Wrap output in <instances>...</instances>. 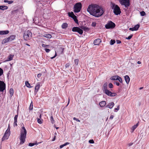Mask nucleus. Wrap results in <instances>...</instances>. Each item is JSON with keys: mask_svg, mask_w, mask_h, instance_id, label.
I'll list each match as a JSON object with an SVG mask.
<instances>
[{"mask_svg": "<svg viewBox=\"0 0 149 149\" xmlns=\"http://www.w3.org/2000/svg\"><path fill=\"white\" fill-rule=\"evenodd\" d=\"M68 15L69 17L71 18L74 15V14L72 12H69L68 13Z\"/></svg>", "mask_w": 149, "mask_h": 149, "instance_id": "nucleus-32", "label": "nucleus"}, {"mask_svg": "<svg viewBox=\"0 0 149 149\" xmlns=\"http://www.w3.org/2000/svg\"><path fill=\"white\" fill-rule=\"evenodd\" d=\"M18 116V113L17 115H16L14 118V122L13 123V126H17V119Z\"/></svg>", "mask_w": 149, "mask_h": 149, "instance_id": "nucleus-14", "label": "nucleus"}, {"mask_svg": "<svg viewBox=\"0 0 149 149\" xmlns=\"http://www.w3.org/2000/svg\"><path fill=\"white\" fill-rule=\"evenodd\" d=\"M68 27V24L66 23H63L61 25V27L63 29H65Z\"/></svg>", "mask_w": 149, "mask_h": 149, "instance_id": "nucleus-22", "label": "nucleus"}, {"mask_svg": "<svg viewBox=\"0 0 149 149\" xmlns=\"http://www.w3.org/2000/svg\"><path fill=\"white\" fill-rule=\"evenodd\" d=\"M50 120L51 121V123L53 124L54 123V118L52 116L50 117Z\"/></svg>", "mask_w": 149, "mask_h": 149, "instance_id": "nucleus-37", "label": "nucleus"}, {"mask_svg": "<svg viewBox=\"0 0 149 149\" xmlns=\"http://www.w3.org/2000/svg\"><path fill=\"white\" fill-rule=\"evenodd\" d=\"M17 11V10H14L12 11V13H13L14 12H16Z\"/></svg>", "mask_w": 149, "mask_h": 149, "instance_id": "nucleus-64", "label": "nucleus"}, {"mask_svg": "<svg viewBox=\"0 0 149 149\" xmlns=\"http://www.w3.org/2000/svg\"><path fill=\"white\" fill-rule=\"evenodd\" d=\"M114 117V116L113 115H111L110 118L109 119H112Z\"/></svg>", "mask_w": 149, "mask_h": 149, "instance_id": "nucleus-58", "label": "nucleus"}, {"mask_svg": "<svg viewBox=\"0 0 149 149\" xmlns=\"http://www.w3.org/2000/svg\"><path fill=\"white\" fill-rule=\"evenodd\" d=\"M27 131L24 127H22L21 129L20 135V144H23L26 141Z\"/></svg>", "mask_w": 149, "mask_h": 149, "instance_id": "nucleus-2", "label": "nucleus"}, {"mask_svg": "<svg viewBox=\"0 0 149 149\" xmlns=\"http://www.w3.org/2000/svg\"><path fill=\"white\" fill-rule=\"evenodd\" d=\"M70 144V143L69 142H66L64 144L61 145L60 146V148H62L64 146Z\"/></svg>", "mask_w": 149, "mask_h": 149, "instance_id": "nucleus-31", "label": "nucleus"}, {"mask_svg": "<svg viewBox=\"0 0 149 149\" xmlns=\"http://www.w3.org/2000/svg\"><path fill=\"white\" fill-rule=\"evenodd\" d=\"M56 56V53L55 56H54L51 57V58L52 59L54 58Z\"/></svg>", "mask_w": 149, "mask_h": 149, "instance_id": "nucleus-61", "label": "nucleus"}, {"mask_svg": "<svg viewBox=\"0 0 149 149\" xmlns=\"http://www.w3.org/2000/svg\"><path fill=\"white\" fill-rule=\"evenodd\" d=\"M108 86L110 88H112L113 87V85L111 83H110L109 84Z\"/></svg>", "mask_w": 149, "mask_h": 149, "instance_id": "nucleus-44", "label": "nucleus"}, {"mask_svg": "<svg viewBox=\"0 0 149 149\" xmlns=\"http://www.w3.org/2000/svg\"><path fill=\"white\" fill-rule=\"evenodd\" d=\"M43 36L44 37L48 38H51L52 37V35L49 34H45Z\"/></svg>", "mask_w": 149, "mask_h": 149, "instance_id": "nucleus-26", "label": "nucleus"}, {"mask_svg": "<svg viewBox=\"0 0 149 149\" xmlns=\"http://www.w3.org/2000/svg\"><path fill=\"white\" fill-rule=\"evenodd\" d=\"M101 39L97 38L94 40L93 43L95 45H98L101 42Z\"/></svg>", "mask_w": 149, "mask_h": 149, "instance_id": "nucleus-13", "label": "nucleus"}, {"mask_svg": "<svg viewBox=\"0 0 149 149\" xmlns=\"http://www.w3.org/2000/svg\"><path fill=\"white\" fill-rule=\"evenodd\" d=\"M119 77V76L116 75L112 77H111L110 78V79L112 80H118V78Z\"/></svg>", "mask_w": 149, "mask_h": 149, "instance_id": "nucleus-21", "label": "nucleus"}, {"mask_svg": "<svg viewBox=\"0 0 149 149\" xmlns=\"http://www.w3.org/2000/svg\"><path fill=\"white\" fill-rule=\"evenodd\" d=\"M14 55H10L8 57V61H10L13 60Z\"/></svg>", "mask_w": 149, "mask_h": 149, "instance_id": "nucleus-28", "label": "nucleus"}, {"mask_svg": "<svg viewBox=\"0 0 149 149\" xmlns=\"http://www.w3.org/2000/svg\"><path fill=\"white\" fill-rule=\"evenodd\" d=\"M139 122H138L136 124L134 125L131 128V132L132 133L137 128Z\"/></svg>", "mask_w": 149, "mask_h": 149, "instance_id": "nucleus-17", "label": "nucleus"}, {"mask_svg": "<svg viewBox=\"0 0 149 149\" xmlns=\"http://www.w3.org/2000/svg\"><path fill=\"white\" fill-rule=\"evenodd\" d=\"M139 26H139V24H137V25H136L134 27V28L135 29V30L136 31V30H138L139 27Z\"/></svg>", "mask_w": 149, "mask_h": 149, "instance_id": "nucleus-38", "label": "nucleus"}, {"mask_svg": "<svg viewBox=\"0 0 149 149\" xmlns=\"http://www.w3.org/2000/svg\"><path fill=\"white\" fill-rule=\"evenodd\" d=\"M120 3L124 5L126 8H127L130 5L129 0H119Z\"/></svg>", "mask_w": 149, "mask_h": 149, "instance_id": "nucleus-8", "label": "nucleus"}, {"mask_svg": "<svg viewBox=\"0 0 149 149\" xmlns=\"http://www.w3.org/2000/svg\"><path fill=\"white\" fill-rule=\"evenodd\" d=\"M117 44H120L121 43V41L120 40H117L116 41Z\"/></svg>", "mask_w": 149, "mask_h": 149, "instance_id": "nucleus-56", "label": "nucleus"}, {"mask_svg": "<svg viewBox=\"0 0 149 149\" xmlns=\"http://www.w3.org/2000/svg\"><path fill=\"white\" fill-rule=\"evenodd\" d=\"M41 114H40L39 116V118H37V121L38 123L39 124H42V120H41L40 118H41Z\"/></svg>", "mask_w": 149, "mask_h": 149, "instance_id": "nucleus-24", "label": "nucleus"}, {"mask_svg": "<svg viewBox=\"0 0 149 149\" xmlns=\"http://www.w3.org/2000/svg\"><path fill=\"white\" fill-rule=\"evenodd\" d=\"M72 18L74 20V21L76 23H78V20L77 19V17L76 16L74 15L73 16Z\"/></svg>", "mask_w": 149, "mask_h": 149, "instance_id": "nucleus-27", "label": "nucleus"}, {"mask_svg": "<svg viewBox=\"0 0 149 149\" xmlns=\"http://www.w3.org/2000/svg\"><path fill=\"white\" fill-rule=\"evenodd\" d=\"M133 36V35H130V36H129L128 37L126 38L128 40H130L132 38V37Z\"/></svg>", "mask_w": 149, "mask_h": 149, "instance_id": "nucleus-47", "label": "nucleus"}, {"mask_svg": "<svg viewBox=\"0 0 149 149\" xmlns=\"http://www.w3.org/2000/svg\"><path fill=\"white\" fill-rule=\"evenodd\" d=\"M118 79V80L121 83H122L123 82V80L119 76Z\"/></svg>", "mask_w": 149, "mask_h": 149, "instance_id": "nucleus-45", "label": "nucleus"}, {"mask_svg": "<svg viewBox=\"0 0 149 149\" xmlns=\"http://www.w3.org/2000/svg\"><path fill=\"white\" fill-rule=\"evenodd\" d=\"M45 50L46 52L47 53L49 52L50 51V49H45Z\"/></svg>", "mask_w": 149, "mask_h": 149, "instance_id": "nucleus-54", "label": "nucleus"}, {"mask_svg": "<svg viewBox=\"0 0 149 149\" xmlns=\"http://www.w3.org/2000/svg\"><path fill=\"white\" fill-rule=\"evenodd\" d=\"M6 88V84L3 81H0V91L3 92L5 90Z\"/></svg>", "mask_w": 149, "mask_h": 149, "instance_id": "nucleus-10", "label": "nucleus"}, {"mask_svg": "<svg viewBox=\"0 0 149 149\" xmlns=\"http://www.w3.org/2000/svg\"><path fill=\"white\" fill-rule=\"evenodd\" d=\"M9 31L8 30L1 31H0V35H3L8 34Z\"/></svg>", "mask_w": 149, "mask_h": 149, "instance_id": "nucleus-19", "label": "nucleus"}, {"mask_svg": "<svg viewBox=\"0 0 149 149\" xmlns=\"http://www.w3.org/2000/svg\"><path fill=\"white\" fill-rule=\"evenodd\" d=\"M133 144V143H130L128 144V145L129 146H131Z\"/></svg>", "mask_w": 149, "mask_h": 149, "instance_id": "nucleus-59", "label": "nucleus"}, {"mask_svg": "<svg viewBox=\"0 0 149 149\" xmlns=\"http://www.w3.org/2000/svg\"><path fill=\"white\" fill-rule=\"evenodd\" d=\"M73 119L74 120H75L77 121V122H80V120L78 119L77 118L75 117H74L73 118Z\"/></svg>", "mask_w": 149, "mask_h": 149, "instance_id": "nucleus-51", "label": "nucleus"}, {"mask_svg": "<svg viewBox=\"0 0 149 149\" xmlns=\"http://www.w3.org/2000/svg\"><path fill=\"white\" fill-rule=\"evenodd\" d=\"M137 63L138 64H141V62H140V61H138L137 62Z\"/></svg>", "mask_w": 149, "mask_h": 149, "instance_id": "nucleus-63", "label": "nucleus"}, {"mask_svg": "<svg viewBox=\"0 0 149 149\" xmlns=\"http://www.w3.org/2000/svg\"><path fill=\"white\" fill-rule=\"evenodd\" d=\"M3 73V70L0 68V77L1 76Z\"/></svg>", "mask_w": 149, "mask_h": 149, "instance_id": "nucleus-41", "label": "nucleus"}, {"mask_svg": "<svg viewBox=\"0 0 149 149\" xmlns=\"http://www.w3.org/2000/svg\"><path fill=\"white\" fill-rule=\"evenodd\" d=\"M114 105V103L113 102H112L109 103L108 104H107L106 106V107H108L109 109H111L113 108Z\"/></svg>", "mask_w": 149, "mask_h": 149, "instance_id": "nucleus-16", "label": "nucleus"}, {"mask_svg": "<svg viewBox=\"0 0 149 149\" xmlns=\"http://www.w3.org/2000/svg\"><path fill=\"white\" fill-rule=\"evenodd\" d=\"M82 7V4L81 3H76L74 6V13L79 12Z\"/></svg>", "mask_w": 149, "mask_h": 149, "instance_id": "nucleus-6", "label": "nucleus"}, {"mask_svg": "<svg viewBox=\"0 0 149 149\" xmlns=\"http://www.w3.org/2000/svg\"><path fill=\"white\" fill-rule=\"evenodd\" d=\"M140 14L142 16H144L146 15V13L144 11L140 12Z\"/></svg>", "mask_w": 149, "mask_h": 149, "instance_id": "nucleus-43", "label": "nucleus"}, {"mask_svg": "<svg viewBox=\"0 0 149 149\" xmlns=\"http://www.w3.org/2000/svg\"><path fill=\"white\" fill-rule=\"evenodd\" d=\"M56 136H54V137L52 139V141H54L55 140V139H56Z\"/></svg>", "mask_w": 149, "mask_h": 149, "instance_id": "nucleus-60", "label": "nucleus"}, {"mask_svg": "<svg viewBox=\"0 0 149 149\" xmlns=\"http://www.w3.org/2000/svg\"><path fill=\"white\" fill-rule=\"evenodd\" d=\"M102 90L107 95L111 97H114L117 95V93H112L107 89V83H105L102 87Z\"/></svg>", "mask_w": 149, "mask_h": 149, "instance_id": "nucleus-3", "label": "nucleus"}, {"mask_svg": "<svg viewBox=\"0 0 149 149\" xmlns=\"http://www.w3.org/2000/svg\"><path fill=\"white\" fill-rule=\"evenodd\" d=\"M10 135V133L5 132L3 137L2 139V141H3L6 140L8 139Z\"/></svg>", "mask_w": 149, "mask_h": 149, "instance_id": "nucleus-11", "label": "nucleus"}, {"mask_svg": "<svg viewBox=\"0 0 149 149\" xmlns=\"http://www.w3.org/2000/svg\"><path fill=\"white\" fill-rule=\"evenodd\" d=\"M33 103L32 102V101L31 103L30 104V107H29V110H32L33 109Z\"/></svg>", "mask_w": 149, "mask_h": 149, "instance_id": "nucleus-36", "label": "nucleus"}, {"mask_svg": "<svg viewBox=\"0 0 149 149\" xmlns=\"http://www.w3.org/2000/svg\"><path fill=\"white\" fill-rule=\"evenodd\" d=\"M4 2L5 3H8L9 4H10L13 3V1H9L7 0H5L4 1Z\"/></svg>", "mask_w": 149, "mask_h": 149, "instance_id": "nucleus-34", "label": "nucleus"}, {"mask_svg": "<svg viewBox=\"0 0 149 149\" xmlns=\"http://www.w3.org/2000/svg\"><path fill=\"white\" fill-rule=\"evenodd\" d=\"M106 104V102L105 101H102L100 102L99 103V105L101 107H104Z\"/></svg>", "mask_w": 149, "mask_h": 149, "instance_id": "nucleus-15", "label": "nucleus"}, {"mask_svg": "<svg viewBox=\"0 0 149 149\" xmlns=\"http://www.w3.org/2000/svg\"><path fill=\"white\" fill-rule=\"evenodd\" d=\"M120 109V106L118 105V107H117V108H115L114 109V111L115 112H116V110L117 111H118Z\"/></svg>", "mask_w": 149, "mask_h": 149, "instance_id": "nucleus-46", "label": "nucleus"}, {"mask_svg": "<svg viewBox=\"0 0 149 149\" xmlns=\"http://www.w3.org/2000/svg\"><path fill=\"white\" fill-rule=\"evenodd\" d=\"M129 30H131V31H136L135 29L134 28V27L133 28H130L129 29Z\"/></svg>", "mask_w": 149, "mask_h": 149, "instance_id": "nucleus-52", "label": "nucleus"}, {"mask_svg": "<svg viewBox=\"0 0 149 149\" xmlns=\"http://www.w3.org/2000/svg\"><path fill=\"white\" fill-rule=\"evenodd\" d=\"M111 9H113V12L116 15H118L121 13V11L120 7L114 3H112Z\"/></svg>", "mask_w": 149, "mask_h": 149, "instance_id": "nucleus-4", "label": "nucleus"}, {"mask_svg": "<svg viewBox=\"0 0 149 149\" xmlns=\"http://www.w3.org/2000/svg\"><path fill=\"white\" fill-rule=\"evenodd\" d=\"M116 26L115 24L110 21L109 22L105 25V27L106 29H113Z\"/></svg>", "mask_w": 149, "mask_h": 149, "instance_id": "nucleus-7", "label": "nucleus"}, {"mask_svg": "<svg viewBox=\"0 0 149 149\" xmlns=\"http://www.w3.org/2000/svg\"><path fill=\"white\" fill-rule=\"evenodd\" d=\"M25 85L26 87L29 88H31L32 87L30 85L29 82L27 81H26L25 82Z\"/></svg>", "mask_w": 149, "mask_h": 149, "instance_id": "nucleus-30", "label": "nucleus"}, {"mask_svg": "<svg viewBox=\"0 0 149 149\" xmlns=\"http://www.w3.org/2000/svg\"><path fill=\"white\" fill-rule=\"evenodd\" d=\"M70 63H67L65 65V67L66 68H68L70 65Z\"/></svg>", "mask_w": 149, "mask_h": 149, "instance_id": "nucleus-48", "label": "nucleus"}, {"mask_svg": "<svg viewBox=\"0 0 149 149\" xmlns=\"http://www.w3.org/2000/svg\"><path fill=\"white\" fill-rule=\"evenodd\" d=\"M75 64L76 65H78L79 62V60L78 59H75L74 61Z\"/></svg>", "mask_w": 149, "mask_h": 149, "instance_id": "nucleus-42", "label": "nucleus"}, {"mask_svg": "<svg viewBox=\"0 0 149 149\" xmlns=\"http://www.w3.org/2000/svg\"><path fill=\"white\" fill-rule=\"evenodd\" d=\"M72 31L73 32H78L80 35L82 34L83 31L82 29L77 27H74L72 29Z\"/></svg>", "mask_w": 149, "mask_h": 149, "instance_id": "nucleus-9", "label": "nucleus"}, {"mask_svg": "<svg viewBox=\"0 0 149 149\" xmlns=\"http://www.w3.org/2000/svg\"><path fill=\"white\" fill-rule=\"evenodd\" d=\"M114 83L116 84L117 86H119L120 85V84L118 81H115L114 82Z\"/></svg>", "mask_w": 149, "mask_h": 149, "instance_id": "nucleus-49", "label": "nucleus"}, {"mask_svg": "<svg viewBox=\"0 0 149 149\" xmlns=\"http://www.w3.org/2000/svg\"><path fill=\"white\" fill-rule=\"evenodd\" d=\"M87 11L91 15L97 17L101 16L104 13L103 9L96 4L89 5Z\"/></svg>", "mask_w": 149, "mask_h": 149, "instance_id": "nucleus-1", "label": "nucleus"}, {"mask_svg": "<svg viewBox=\"0 0 149 149\" xmlns=\"http://www.w3.org/2000/svg\"><path fill=\"white\" fill-rule=\"evenodd\" d=\"M16 36L15 35H13L11 36L10 37H8V39L9 41H12L15 38Z\"/></svg>", "mask_w": 149, "mask_h": 149, "instance_id": "nucleus-20", "label": "nucleus"}, {"mask_svg": "<svg viewBox=\"0 0 149 149\" xmlns=\"http://www.w3.org/2000/svg\"><path fill=\"white\" fill-rule=\"evenodd\" d=\"M8 7L5 6H0V10H4L8 9Z\"/></svg>", "mask_w": 149, "mask_h": 149, "instance_id": "nucleus-23", "label": "nucleus"}, {"mask_svg": "<svg viewBox=\"0 0 149 149\" xmlns=\"http://www.w3.org/2000/svg\"><path fill=\"white\" fill-rule=\"evenodd\" d=\"M41 84V82H39L37 83L35 87V93H36L38 92V90L40 87V84Z\"/></svg>", "mask_w": 149, "mask_h": 149, "instance_id": "nucleus-12", "label": "nucleus"}, {"mask_svg": "<svg viewBox=\"0 0 149 149\" xmlns=\"http://www.w3.org/2000/svg\"><path fill=\"white\" fill-rule=\"evenodd\" d=\"M89 142L90 143H94V141L93 140H89Z\"/></svg>", "mask_w": 149, "mask_h": 149, "instance_id": "nucleus-50", "label": "nucleus"}, {"mask_svg": "<svg viewBox=\"0 0 149 149\" xmlns=\"http://www.w3.org/2000/svg\"><path fill=\"white\" fill-rule=\"evenodd\" d=\"M115 42V40L111 39L110 40V44L111 45H113V44H114V43Z\"/></svg>", "mask_w": 149, "mask_h": 149, "instance_id": "nucleus-39", "label": "nucleus"}, {"mask_svg": "<svg viewBox=\"0 0 149 149\" xmlns=\"http://www.w3.org/2000/svg\"><path fill=\"white\" fill-rule=\"evenodd\" d=\"M32 35V33L30 31L28 30L25 31L23 35L24 40L27 41L30 40L31 38Z\"/></svg>", "mask_w": 149, "mask_h": 149, "instance_id": "nucleus-5", "label": "nucleus"}, {"mask_svg": "<svg viewBox=\"0 0 149 149\" xmlns=\"http://www.w3.org/2000/svg\"><path fill=\"white\" fill-rule=\"evenodd\" d=\"M10 125L9 124L8 129L7 130H6V132L8 133H10Z\"/></svg>", "mask_w": 149, "mask_h": 149, "instance_id": "nucleus-35", "label": "nucleus"}, {"mask_svg": "<svg viewBox=\"0 0 149 149\" xmlns=\"http://www.w3.org/2000/svg\"><path fill=\"white\" fill-rule=\"evenodd\" d=\"M42 75V74L41 73L38 74L37 75V77L38 78H40Z\"/></svg>", "mask_w": 149, "mask_h": 149, "instance_id": "nucleus-57", "label": "nucleus"}, {"mask_svg": "<svg viewBox=\"0 0 149 149\" xmlns=\"http://www.w3.org/2000/svg\"><path fill=\"white\" fill-rule=\"evenodd\" d=\"M81 28L84 30H86L88 29V28L85 27H81Z\"/></svg>", "mask_w": 149, "mask_h": 149, "instance_id": "nucleus-55", "label": "nucleus"}, {"mask_svg": "<svg viewBox=\"0 0 149 149\" xmlns=\"http://www.w3.org/2000/svg\"><path fill=\"white\" fill-rule=\"evenodd\" d=\"M42 46L43 47L49 48V45H46L44 44H42Z\"/></svg>", "mask_w": 149, "mask_h": 149, "instance_id": "nucleus-40", "label": "nucleus"}, {"mask_svg": "<svg viewBox=\"0 0 149 149\" xmlns=\"http://www.w3.org/2000/svg\"><path fill=\"white\" fill-rule=\"evenodd\" d=\"M38 144L37 143H30L29 144V146L32 147L33 146L35 145H37Z\"/></svg>", "mask_w": 149, "mask_h": 149, "instance_id": "nucleus-33", "label": "nucleus"}, {"mask_svg": "<svg viewBox=\"0 0 149 149\" xmlns=\"http://www.w3.org/2000/svg\"><path fill=\"white\" fill-rule=\"evenodd\" d=\"M9 41V40L8 39V38H6L4 39L2 42V44H5L6 43H7Z\"/></svg>", "mask_w": 149, "mask_h": 149, "instance_id": "nucleus-25", "label": "nucleus"}, {"mask_svg": "<svg viewBox=\"0 0 149 149\" xmlns=\"http://www.w3.org/2000/svg\"><path fill=\"white\" fill-rule=\"evenodd\" d=\"M92 26H93L95 27L96 26V23L95 22H93L92 24Z\"/></svg>", "mask_w": 149, "mask_h": 149, "instance_id": "nucleus-53", "label": "nucleus"}, {"mask_svg": "<svg viewBox=\"0 0 149 149\" xmlns=\"http://www.w3.org/2000/svg\"><path fill=\"white\" fill-rule=\"evenodd\" d=\"M9 93L10 95V96L11 97H12L14 93V91L13 89V88H11L9 90Z\"/></svg>", "mask_w": 149, "mask_h": 149, "instance_id": "nucleus-29", "label": "nucleus"}, {"mask_svg": "<svg viewBox=\"0 0 149 149\" xmlns=\"http://www.w3.org/2000/svg\"><path fill=\"white\" fill-rule=\"evenodd\" d=\"M125 79L126 83L128 84L130 81V78L128 75H126L124 77Z\"/></svg>", "mask_w": 149, "mask_h": 149, "instance_id": "nucleus-18", "label": "nucleus"}, {"mask_svg": "<svg viewBox=\"0 0 149 149\" xmlns=\"http://www.w3.org/2000/svg\"><path fill=\"white\" fill-rule=\"evenodd\" d=\"M70 102V100L69 98L67 105H68L69 104Z\"/></svg>", "mask_w": 149, "mask_h": 149, "instance_id": "nucleus-62", "label": "nucleus"}]
</instances>
